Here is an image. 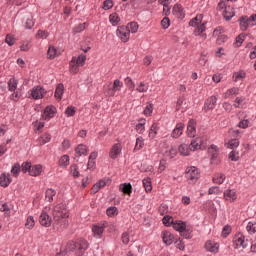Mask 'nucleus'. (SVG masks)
<instances>
[{"label": "nucleus", "mask_w": 256, "mask_h": 256, "mask_svg": "<svg viewBox=\"0 0 256 256\" xmlns=\"http://www.w3.org/2000/svg\"><path fill=\"white\" fill-rule=\"evenodd\" d=\"M123 88V82H121L119 79L114 80L112 88L108 90V95L110 97H115V93L117 91H121Z\"/></svg>", "instance_id": "2eb2a0df"}, {"label": "nucleus", "mask_w": 256, "mask_h": 256, "mask_svg": "<svg viewBox=\"0 0 256 256\" xmlns=\"http://www.w3.org/2000/svg\"><path fill=\"white\" fill-rule=\"evenodd\" d=\"M173 229H175V231H178L179 233H181V235H183V237H185L186 239H189V228H187V224L181 220H176L174 221V223L172 224Z\"/></svg>", "instance_id": "0eeeda50"}, {"label": "nucleus", "mask_w": 256, "mask_h": 256, "mask_svg": "<svg viewBox=\"0 0 256 256\" xmlns=\"http://www.w3.org/2000/svg\"><path fill=\"white\" fill-rule=\"evenodd\" d=\"M202 143L201 138H196L190 144V151H197V149H201Z\"/></svg>", "instance_id": "c756f323"}, {"label": "nucleus", "mask_w": 256, "mask_h": 256, "mask_svg": "<svg viewBox=\"0 0 256 256\" xmlns=\"http://www.w3.org/2000/svg\"><path fill=\"white\" fill-rule=\"evenodd\" d=\"M245 105V99L244 98H236L234 107H237L238 109L243 108Z\"/></svg>", "instance_id": "e2e57ef3"}, {"label": "nucleus", "mask_w": 256, "mask_h": 256, "mask_svg": "<svg viewBox=\"0 0 256 256\" xmlns=\"http://www.w3.org/2000/svg\"><path fill=\"white\" fill-rule=\"evenodd\" d=\"M232 95H239V88H230L224 93V99H229Z\"/></svg>", "instance_id": "a19ab883"}, {"label": "nucleus", "mask_w": 256, "mask_h": 256, "mask_svg": "<svg viewBox=\"0 0 256 256\" xmlns=\"http://www.w3.org/2000/svg\"><path fill=\"white\" fill-rule=\"evenodd\" d=\"M116 35L118 38H120L122 43H127L131 37V33L126 26H119L116 30Z\"/></svg>", "instance_id": "1a4fd4ad"}, {"label": "nucleus", "mask_w": 256, "mask_h": 256, "mask_svg": "<svg viewBox=\"0 0 256 256\" xmlns=\"http://www.w3.org/2000/svg\"><path fill=\"white\" fill-rule=\"evenodd\" d=\"M208 152L210 155H212V159H217V153H219L217 146L211 145V147L208 149Z\"/></svg>", "instance_id": "13d9d810"}, {"label": "nucleus", "mask_w": 256, "mask_h": 256, "mask_svg": "<svg viewBox=\"0 0 256 256\" xmlns=\"http://www.w3.org/2000/svg\"><path fill=\"white\" fill-rule=\"evenodd\" d=\"M217 105V96L209 97L204 103L205 111H211Z\"/></svg>", "instance_id": "aec40b11"}, {"label": "nucleus", "mask_w": 256, "mask_h": 256, "mask_svg": "<svg viewBox=\"0 0 256 256\" xmlns=\"http://www.w3.org/2000/svg\"><path fill=\"white\" fill-rule=\"evenodd\" d=\"M29 49H31V42L23 41L20 45V51L27 52Z\"/></svg>", "instance_id": "052dcab7"}, {"label": "nucleus", "mask_w": 256, "mask_h": 256, "mask_svg": "<svg viewBox=\"0 0 256 256\" xmlns=\"http://www.w3.org/2000/svg\"><path fill=\"white\" fill-rule=\"evenodd\" d=\"M105 227H107V224H94L92 226V233L96 239H101L103 237Z\"/></svg>", "instance_id": "ddd939ff"}, {"label": "nucleus", "mask_w": 256, "mask_h": 256, "mask_svg": "<svg viewBox=\"0 0 256 256\" xmlns=\"http://www.w3.org/2000/svg\"><path fill=\"white\" fill-rule=\"evenodd\" d=\"M86 27H87V23H82V24H79L78 26H76L74 28V31L76 33H81V31H85Z\"/></svg>", "instance_id": "774afa93"}, {"label": "nucleus", "mask_w": 256, "mask_h": 256, "mask_svg": "<svg viewBox=\"0 0 256 256\" xmlns=\"http://www.w3.org/2000/svg\"><path fill=\"white\" fill-rule=\"evenodd\" d=\"M190 27H195L193 31V35L195 37H199L201 41H205L207 39V20H203V14H198L196 17L192 18L189 21Z\"/></svg>", "instance_id": "f03ea898"}, {"label": "nucleus", "mask_w": 256, "mask_h": 256, "mask_svg": "<svg viewBox=\"0 0 256 256\" xmlns=\"http://www.w3.org/2000/svg\"><path fill=\"white\" fill-rule=\"evenodd\" d=\"M123 150V146L121 143H115L110 149L109 157L110 159H117L121 155V151Z\"/></svg>", "instance_id": "9b49d317"}, {"label": "nucleus", "mask_w": 256, "mask_h": 256, "mask_svg": "<svg viewBox=\"0 0 256 256\" xmlns=\"http://www.w3.org/2000/svg\"><path fill=\"white\" fill-rule=\"evenodd\" d=\"M87 249H89V243L84 239H80L77 242L70 241L66 245V251L68 253L75 251L77 256L85 255V251H87Z\"/></svg>", "instance_id": "7ed1b4c3"}, {"label": "nucleus", "mask_w": 256, "mask_h": 256, "mask_svg": "<svg viewBox=\"0 0 256 256\" xmlns=\"http://www.w3.org/2000/svg\"><path fill=\"white\" fill-rule=\"evenodd\" d=\"M25 227L29 230H31V229H33V227H35V218H33V216L27 217Z\"/></svg>", "instance_id": "09e8293b"}, {"label": "nucleus", "mask_w": 256, "mask_h": 256, "mask_svg": "<svg viewBox=\"0 0 256 256\" xmlns=\"http://www.w3.org/2000/svg\"><path fill=\"white\" fill-rule=\"evenodd\" d=\"M22 172L23 173H29L31 177H39L41 173H43V166L41 165H31L29 162H24L22 164Z\"/></svg>", "instance_id": "20e7f679"}, {"label": "nucleus", "mask_w": 256, "mask_h": 256, "mask_svg": "<svg viewBox=\"0 0 256 256\" xmlns=\"http://www.w3.org/2000/svg\"><path fill=\"white\" fill-rule=\"evenodd\" d=\"M49 141H51V134L49 133H44L38 139L39 145H45L46 143H49Z\"/></svg>", "instance_id": "e433bc0d"}, {"label": "nucleus", "mask_w": 256, "mask_h": 256, "mask_svg": "<svg viewBox=\"0 0 256 256\" xmlns=\"http://www.w3.org/2000/svg\"><path fill=\"white\" fill-rule=\"evenodd\" d=\"M178 151H179L180 155L187 157L191 153V148L187 144H181L178 148Z\"/></svg>", "instance_id": "a878e982"}, {"label": "nucleus", "mask_w": 256, "mask_h": 256, "mask_svg": "<svg viewBox=\"0 0 256 256\" xmlns=\"http://www.w3.org/2000/svg\"><path fill=\"white\" fill-rule=\"evenodd\" d=\"M76 155L81 157V155H87V146L79 144L75 149Z\"/></svg>", "instance_id": "4c0bfd02"}, {"label": "nucleus", "mask_w": 256, "mask_h": 256, "mask_svg": "<svg viewBox=\"0 0 256 256\" xmlns=\"http://www.w3.org/2000/svg\"><path fill=\"white\" fill-rule=\"evenodd\" d=\"M232 243L234 249H247L249 247V239L245 238L243 233L235 234Z\"/></svg>", "instance_id": "39448f33"}, {"label": "nucleus", "mask_w": 256, "mask_h": 256, "mask_svg": "<svg viewBox=\"0 0 256 256\" xmlns=\"http://www.w3.org/2000/svg\"><path fill=\"white\" fill-rule=\"evenodd\" d=\"M71 148V141L69 139H64L61 144V151L65 152Z\"/></svg>", "instance_id": "4d7b16f0"}, {"label": "nucleus", "mask_w": 256, "mask_h": 256, "mask_svg": "<svg viewBox=\"0 0 256 256\" xmlns=\"http://www.w3.org/2000/svg\"><path fill=\"white\" fill-rule=\"evenodd\" d=\"M162 223L166 226V227H171V225L173 226V224L175 223V221L173 220V217L171 216H164L162 219Z\"/></svg>", "instance_id": "864d4df0"}, {"label": "nucleus", "mask_w": 256, "mask_h": 256, "mask_svg": "<svg viewBox=\"0 0 256 256\" xmlns=\"http://www.w3.org/2000/svg\"><path fill=\"white\" fill-rule=\"evenodd\" d=\"M158 131H159V125H157V123H153L150 128L148 137H150V139H155V137H157Z\"/></svg>", "instance_id": "72a5a7b5"}, {"label": "nucleus", "mask_w": 256, "mask_h": 256, "mask_svg": "<svg viewBox=\"0 0 256 256\" xmlns=\"http://www.w3.org/2000/svg\"><path fill=\"white\" fill-rule=\"evenodd\" d=\"M223 17L224 19H226V21H230V19H233V17H235V11L233 10V7H225L223 11Z\"/></svg>", "instance_id": "5701e85b"}, {"label": "nucleus", "mask_w": 256, "mask_h": 256, "mask_svg": "<svg viewBox=\"0 0 256 256\" xmlns=\"http://www.w3.org/2000/svg\"><path fill=\"white\" fill-rule=\"evenodd\" d=\"M87 61V56H85V54H80L78 56L77 59H75V63L79 66V67H83V65H85V62Z\"/></svg>", "instance_id": "8fccbe9b"}, {"label": "nucleus", "mask_w": 256, "mask_h": 256, "mask_svg": "<svg viewBox=\"0 0 256 256\" xmlns=\"http://www.w3.org/2000/svg\"><path fill=\"white\" fill-rule=\"evenodd\" d=\"M229 149H235L239 147V140L238 139H232L228 142Z\"/></svg>", "instance_id": "0e129e2a"}, {"label": "nucleus", "mask_w": 256, "mask_h": 256, "mask_svg": "<svg viewBox=\"0 0 256 256\" xmlns=\"http://www.w3.org/2000/svg\"><path fill=\"white\" fill-rule=\"evenodd\" d=\"M35 21H33V15L28 14L25 20V29H33Z\"/></svg>", "instance_id": "58836bf2"}, {"label": "nucleus", "mask_w": 256, "mask_h": 256, "mask_svg": "<svg viewBox=\"0 0 256 256\" xmlns=\"http://www.w3.org/2000/svg\"><path fill=\"white\" fill-rule=\"evenodd\" d=\"M147 123V120L145 119H140L139 123L136 125V131L137 133H139L140 135H142V133H145V124Z\"/></svg>", "instance_id": "2f4dec72"}, {"label": "nucleus", "mask_w": 256, "mask_h": 256, "mask_svg": "<svg viewBox=\"0 0 256 256\" xmlns=\"http://www.w3.org/2000/svg\"><path fill=\"white\" fill-rule=\"evenodd\" d=\"M197 122L193 119L189 120L187 125V135L188 137H195L197 135Z\"/></svg>", "instance_id": "dca6fc26"}, {"label": "nucleus", "mask_w": 256, "mask_h": 256, "mask_svg": "<svg viewBox=\"0 0 256 256\" xmlns=\"http://www.w3.org/2000/svg\"><path fill=\"white\" fill-rule=\"evenodd\" d=\"M199 176V169L197 167L192 166L186 169L185 177L190 185H195L199 181Z\"/></svg>", "instance_id": "423d86ee"}, {"label": "nucleus", "mask_w": 256, "mask_h": 256, "mask_svg": "<svg viewBox=\"0 0 256 256\" xmlns=\"http://www.w3.org/2000/svg\"><path fill=\"white\" fill-rule=\"evenodd\" d=\"M145 145V143L143 142V137H138L136 139V144L134 147V151H140V149H143V146Z\"/></svg>", "instance_id": "6e6d98bb"}, {"label": "nucleus", "mask_w": 256, "mask_h": 256, "mask_svg": "<svg viewBox=\"0 0 256 256\" xmlns=\"http://www.w3.org/2000/svg\"><path fill=\"white\" fill-rule=\"evenodd\" d=\"M52 216L54 227H67V225H69V211L65 204L60 203L54 206Z\"/></svg>", "instance_id": "f257e3e1"}, {"label": "nucleus", "mask_w": 256, "mask_h": 256, "mask_svg": "<svg viewBox=\"0 0 256 256\" xmlns=\"http://www.w3.org/2000/svg\"><path fill=\"white\" fill-rule=\"evenodd\" d=\"M63 90H64L63 84H58V86L56 87V90H55V94H54L56 99H59V100L62 99V97H63Z\"/></svg>", "instance_id": "37998d69"}, {"label": "nucleus", "mask_w": 256, "mask_h": 256, "mask_svg": "<svg viewBox=\"0 0 256 256\" xmlns=\"http://www.w3.org/2000/svg\"><path fill=\"white\" fill-rule=\"evenodd\" d=\"M126 27L128 28L129 33H137V31H139V24H137V22H130Z\"/></svg>", "instance_id": "79ce46f5"}, {"label": "nucleus", "mask_w": 256, "mask_h": 256, "mask_svg": "<svg viewBox=\"0 0 256 256\" xmlns=\"http://www.w3.org/2000/svg\"><path fill=\"white\" fill-rule=\"evenodd\" d=\"M19 84V81L15 78H11L8 81V91H17V85Z\"/></svg>", "instance_id": "ea45409f"}, {"label": "nucleus", "mask_w": 256, "mask_h": 256, "mask_svg": "<svg viewBox=\"0 0 256 256\" xmlns=\"http://www.w3.org/2000/svg\"><path fill=\"white\" fill-rule=\"evenodd\" d=\"M246 231L249 233V235H255L256 233V222L255 221H250L248 222L246 226Z\"/></svg>", "instance_id": "c9c22d12"}, {"label": "nucleus", "mask_w": 256, "mask_h": 256, "mask_svg": "<svg viewBox=\"0 0 256 256\" xmlns=\"http://www.w3.org/2000/svg\"><path fill=\"white\" fill-rule=\"evenodd\" d=\"M28 93L32 97V99L38 100L43 99V97L47 95V90L41 86H35Z\"/></svg>", "instance_id": "6e6552de"}, {"label": "nucleus", "mask_w": 256, "mask_h": 256, "mask_svg": "<svg viewBox=\"0 0 256 256\" xmlns=\"http://www.w3.org/2000/svg\"><path fill=\"white\" fill-rule=\"evenodd\" d=\"M113 5V0H105L102 9H104V11H109V9H113Z\"/></svg>", "instance_id": "bf43d9fd"}, {"label": "nucleus", "mask_w": 256, "mask_h": 256, "mask_svg": "<svg viewBox=\"0 0 256 256\" xmlns=\"http://www.w3.org/2000/svg\"><path fill=\"white\" fill-rule=\"evenodd\" d=\"M213 183H216L217 185H223V183H225V174H215V176L213 177Z\"/></svg>", "instance_id": "c85d7f7f"}, {"label": "nucleus", "mask_w": 256, "mask_h": 256, "mask_svg": "<svg viewBox=\"0 0 256 256\" xmlns=\"http://www.w3.org/2000/svg\"><path fill=\"white\" fill-rule=\"evenodd\" d=\"M75 113H76V110H75V107L73 106L67 107V109L65 110V114L67 115V117H73Z\"/></svg>", "instance_id": "338daca9"}, {"label": "nucleus", "mask_w": 256, "mask_h": 256, "mask_svg": "<svg viewBox=\"0 0 256 256\" xmlns=\"http://www.w3.org/2000/svg\"><path fill=\"white\" fill-rule=\"evenodd\" d=\"M136 91H138V93H147V91H149V85H147L145 82H140V85H138Z\"/></svg>", "instance_id": "603ef678"}, {"label": "nucleus", "mask_w": 256, "mask_h": 256, "mask_svg": "<svg viewBox=\"0 0 256 256\" xmlns=\"http://www.w3.org/2000/svg\"><path fill=\"white\" fill-rule=\"evenodd\" d=\"M239 23H240L241 31H247V29H249V27H251V22L249 21V16H242L239 19Z\"/></svg>", "instance_id": "412c9836"}, {"label": "nucleus", "mask_w": 256, "mask_h": 256, "mask_svg": "<svg viewBox=\"0 0 256 256\" xmlns=\"http://www.w3.org/2000/svg\"><path fill=\"white\" fill-rule=\"evenodd\" d=\"M205 249L210 253H219V243L213 240H208L205 243Z\"/></svg>", "instance_id": "f3484780"}, {"label": "nucleus", "mask_w": 256, "mask_h": 256, "mask_svg": "<svg viewBox=\"0 0 256 256\" xmlns=\"http://www.w3.org/2000/svg\"><path fill=\"white\" fill-rule=\"evenodd\" d=\"M106 215H108V217H116V215H119V210L115 206L109 207L106 210Z\"/></svg>", "instance_id": "de8ad7c7"}, {"label": "nucleus", "mask_w": 256, "mask_h": 256, "mask_svg": "<svg viewBox=\"0 0 256 256\" xmlns=\"http://www.w3.org/2000/svg\"><path fill=\"white\" fill-rule=\"evenodd\" d=\"M55 195H57V192L55 190H53V188H48L45 192L46 201L51 203V201H53V197H55Z\"/></svg>", "instance_id": "7c9ffc66"}, {"label": "nucleus", "mask_w": 256, "mask_h": 256, "mask_svg": "<svg viewBox=\"0 0 256 256\" xmlns=\"http://www.w3.org/2000/svg\"><path fill=\"white\" fill-rule=\"evenodd\" d=\"M70 71L74 74L79 73V65L75 63V57L70 62Z\"/></svg>", "instance_id": "5fc2aeb1"}, {"label": "nucleus", "mask_w": 256, "mask_h": 256, "mask_svg": "<svg viewBox=\"0 0 256 256\" xmlns=\"http://www.w3.org/2000/svg\"><path fill=\"white\" fill-rule=\"evenodd\" d=\"M56 113L57 108H55V106H47L42 113V119H44V121H49L55 117Z\"/></svg>", "instance_id": "9d476101"}, {"label": "nucleus", "mask_w": 256, "mask_h": 256, "mask_svg": "<svg viewBox=\"0 0 256 256\" xmlns=\"http://www.w3.org/2000/svg\"><path fill=\"white\" fill-rule=\"evenodd\" d=\"M185 129V124L183 123H178L174 130L171 133V137L173 139H179L183 135V130Z\"/></svg>", "instance_id": "a211bd4d"}, {"label": "nucleus", "mask_w": 256, "mask_h": 256, "mask_svg": "<svg viewBox=\"0 0 256 256\" xmlns=\"http://www.w3.org/2000/svg\"><path fill=\"white\" fill-rule=\"evenodd\" d=\"M20 171H21V165L19 164H15L11 169V173L14 175V177H17Z\"/></svg>", "instance_id": "69168bd1"}, {"label": "nucleus", "mask_w": 256, "mask_h": 256, "mask_svg": "<svg viewBox=\"0 0 256 256\" xmlns=\"http://www.w3.org/2000/svg\"><path fill=\"white\" fill-rule=\"evenodd\" d=\"M124 83H125L126 87H128V89L131 91V93H133V91H135V82H133L131 77L125 78Z\"/></svg>", "instance_id": "c03bdc74"}, {"label": "nucleus", "mask_w": 256, "mask_h": 256, "mask_svg": "<svg viewBox=\"0 0 256 256\" xmlns=\"http://www.w3.org/2000/svg\"><path fill=\"white\" fill-rule=\"evenodd\" d=\"M142 183H143V187H144L146 193H151V191H153V186L151 184V178H144Z\"/></svg>", "instance_id": "473e14b6"}, {"label": "nucleus", "mask_w": 256, "mask_h": 256, "mask_svg": "<svg viewBox=\"0 0 256 256\" xmlns=\"http://www.w3.org/2000/svg\"><path fill=\"white\" fill-rule=\"evenodd\" d=\"M120 191H122V193H125V195H131L133 187L129 183H124L120 185Z\"/></svg>", "instance_id": "f704fd0d"}, {"label": "nucleus", "mask_w": 256, "mask_h": 256, "mask_svg": "<svg viewBox=\"0 0 256 256\" xmlns=\"http://www.w3.org/2000/svg\"><path fill=\"white\" fill-rule=\"evenodd\" d=\"M172 13L177 19H185V12L183 11V6H181V4H175L172 8Z\"/></svg>", "instance_id": "6ab92c4d"}, {"label": "nucleus", "mask_w": 256, "mask_h": 256, "mask_svg": "<svg viewBox=\"0 0 256 256\" xmlns=\"http://www.w3.org/2000/svg\"><path fill=\"white\" fill-rule=\"evenodd\" d=\"M107 185V183L105 182V180H100L98 183L94 184L92 187V193L95 195V193H99L100 189H103V187H105Z\"/></svg>", "instance_id": "cd10ccee"}, {"label": "nucleus", "mask_w": 256, "mask_h": 256, "mask_svg": "<svg viewBox=\"0 0 256 256\" xmlns=\"http://www.w3.org/2000/svg\"><path fill=\"white\" fill-rule=\"evenodd\" d=\"M70 175H72V177H74L75 179H77V177H79V175H80L79 167L76 164H72L70 166Z\"/></svg>", "instance_id": "49530a36"}, {"label": "nucleus", "mask_w": 256, "mask_h": 256, "mask_svg": "<svg viewBox=\"0 0 256 256\" xmlns=\"http://www.w3.org/2000/svg\"><path fill=\"white\" fill-rule=\"evenodd\" d=\"M11 175L7 173H3L0 176V185L1 187H9V184L11 183Z\"/></svg>", "instance_id": "b1692460"}, {"label": "nucleus", "mask_w": 256, "mask_h": 256, "mask_svg": "<svg viewBox=\"0 0 256 256\" xmlns=\"http://www.w3.org/2000/svg\"><path fill=\"white\" fill-rule=\"evenodd\" d=\"M247 77V73L245 71L241 70L238 72H235L233 74V80L237 83L239 81H243Z\"/></svg>", "instance_id": "bb28decb"}, {"label": "nucleus", "mask_w": 256, "mask_h": 256, "mask_svg": "<svg viewBox=\"0 0 256 256\" xmlns=\"http://www.w3.org/2000/svg\"><path fill=\"white\" fill-rule=\"evenodd\" d=\"M69 161H70L69 155L67 154L63 155L59 160L60 167H67L69 165Z\"/></svg>", "instance_id": "3c124183"}, {"label": "nucleus", "mask_w": 256, "mask_h": 256, "mask_svg": "<svg viewBox=\"0 0 256 256\" xmlns=\"http://www.w3.org/2000/svg\"><path fill=\"white\" fill-rule=\"evenodd\" d=\"M162 239L165 245H172L175 237L173 236V234H171V232L164 231L162 232Z\"/></svg>", "instance_id": "4be33fe9"}, {"label": "nucleus", "mask_w": 256, "mask_h": 256, "mask_svg": "<svg viewBox=\"0 0 256 256\" xmlns=\"http://www.w3.org/2000/svg\"><path fill=\"white\" fill-rule=\"evenodd\" d=\"M224 200L229 203L237 201V192L234 189H227L224 191Z\"/></svg>", "instance_id": "4468645a"}, {"label": "nucleus", "mask_w": 256, "mask_h": 256, "mask_svg": "<svg viewBox=\"0 0 256 256\" xmlns=\"http://www.w3.org/2000/svg\"><path fill=\"white\" fill-rule=\"evenodd\" d=\"M39 223L42 225V227H51L53 219H51V216H49L46 211H42L39 217Z\"/></svg>", "instance_id": "f8f14e48"}, {"label": "nucleus", "mask_w": 256, "mask_h": 256, "mask_svg": "<svg viewBox=\"0 0 256 256\" xmlns=\"http://www.w3.org/2000/svg\"><path fill=\"white\" fill-rule=\"evenodd\" d=\"M109 22L111 23V25H113V27H117V25H119V23L121 22V18L119 17V14L118 13L110 14Z\"/></svg>", "instance_id": "393cba45"}, {"label": "nucleus", "mask_w": 256, "mask_h": 256, "mask_svg": "<svg viewBox=\"0 0 256 256\" xmlns=\"http://www.w3.org/2000/svg\"><path fill=\"white\" fill-rule=\"evenodd\" d=\"M47 55H48L49 59H55L57 57V55H59V53L57 52V49L55 47L50 46L48 48Z\"/></svg>", "instance_id": "a18cd8bd"}, {"label": "nucleus", "mask_w": 256, "mask_h": 256, "mask_svg": "<svg viewBox=\"0 0 256 256\" xmlns=\"http://www.w3.org/2000/svg\"><path fill=\"white\" fill-rule=\"evenodd\" d=\"M15 37L11 34H8L5 38V43H7V45H9L10 47H12V45H15Z\"/></svg>", "instance_id": "680f3d73"}]
</instances>
